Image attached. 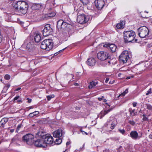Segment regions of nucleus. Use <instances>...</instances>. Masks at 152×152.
<instances>
[{
  "instance_id": "f257e3e1",
  "label": "nucleus",
  "mask_w": 152,
  "mask_h": 152,
  "mask_svg": "<svg viewBox=\"0 0 152 152\" xmlns=\"http://www.w3.org/2000/svg\"><path fill=\"white\" fill-rule=\"evenodd\" d=\"M34 135L31 134H28L24 136L23 137V140L24 142L29 145H31L34 143L36 147L40 148H45L47 145L45 144L43 140L41 137L40 139H38L34 142Z\"/></svg>"
},
{
  "instance_id": "f03ea898",
  "label": "nucleus",
  "mask_w": 152,
  "mask_h": 152,
  "mask_svg": "<svg viewBox=\"0 0 152 152\" xmlns=\"http://www.w3.org/2000/svg\"><path fill=\"white\" fill-rule=\"evenodd\" d=\"M13 7L16 11L20 12L23 14H25L27 12L28 6L26 2L20 1L14 3Z\"/></svg>"
},
{
  "instance_id": "7ed1b4c3",
  "label": "nucleus",
  "mask_w": 152,
  "mask_h": 152,
  "mask_svg": "<svg viewBox=\"0 0 152 152\" xmlns=\"http://www.w3.org/2000/svg\"><path fill=\"white\" fill-rule=\"evenodd\" d=\"M37 134L40 137H41L43 140L44 142L46 145L51 144L53 142V138L50 134H44L42 132H39Z\"/></svg>"
},
{
  "instance_id": "20e7f679",
  "label": "nucleus",
  "mask_w": 152,
  "mask_h": 152,
  "mask_svg": "<svg viewBox=\"0 0 152 152\" xmlns=\"http://www.w3.org/2000/svg\"><path fill=\"white\" fill-rule=\"evenodd\" d=\"M124 39L126 42L132 41L136 36L135 33L132 31H124Z\"/></svg>"
},
{
  "instance_id": "39448f33",
  "label": "nucleus",
  "mask_w": 152,
  "mask_h": 152,
  "mask_svg": "<svg viewBox=\"0 0 152 152\" xmlns=\"http://www.w3.org/2000/svg\"><path fill=\"white\" fill-rule=\"evenodd\" d=\"M53 47V43L52 40L50 39H46L42 42L41 48L42 49L49 51Z\"/></svg>"
},
{
  "instance_id": "423d86ee",
  "label": "nucleus",
  "mask_w": 152,
  "mask_h": 152,
  "mask_svg": "<svg viewBox=\"0 0 152 152\" xmlns=\"http://www.w3.org/2000/svg\"><path fill=\"white\" fill-rule=\"evenodd\" d=\"M138 35L141 38L148 37L149 30L146 26L141 27L137 29Z\"/></svg>"
},
{
  "instance_id": "0eeeda50",
  "label": "nucleus",
  "mask_w": 152,
  "mask_h": 152,
  "mask_svg": "<svg viewBox=\"0 0 152 152\" xmlns=\"http://www.w3.org/2000/svg\"><path fill=\"white\" fill-rule=\"evenodd\" d=\"M129 54L130 53L127 50L123 51L119 56V59L120 62L123 64L126 63L130 58Z\"/></svg>"
},
{
  "instance_id": "6e6552de",
  "label": "nucleus",
  "mask_w": 152,
  "mask_h": 152,
  "mask_svg": "<svg viewBox=\"0 0 152 152\" xmlns=\"http://www.w3.org/2000/svg\"><path fill=\"white\" fill-rule=\"evenodd\" d=\"M97 57L101 61H104L107 58H110L108 53L103 51L99 52L97 54Z\"/></svg>"
},
{
  "instance_id": "1a4fd4ad",
  "label": "nucleus",
  "mask_w": 152,
  "mask_h": 152,
  "mask_svg": "<svg viewBox=\"0 0 152 152\" xmlns=\"http://www.w3.org/2000/svg\"><path fill=\"white\" fill-rule=\"evenodd\" d=\"M53 29H52L49 24L46 25L44 29L42 31L43 35L44 36H47L52 34Z\"/></svg>"
},
{
  "instance_id": "9d476101",
  "label": "nucleus",
  "mask_w": 152,
  "mask_h": 152,
  "mask_svg": "<svg viewBox=\"0 0 152 152\" xmlns=\"http://www.w3.org/2000/svg\"><path fill=\"white\" fill-rule=\"evenodd\" d=\"M67 31L65 30L64 28L62 32L60 33L59 37L60 40L65 41L67 40L68 37L69 36V33L67 32Z\"/></svg>"
},
{
  "instance_id": "9b49d317",
  "label": "nucleus",
  "mask_w": 152,
  "mask_h": 152,
  "mask_svg": "<svg viewBox=\"0 0 152 152\" xmlns=\"http://www.w3.org/2000/svg\"><path fill=\"white\" fill-rule=\"evenodd\" d=\"M130 137L133 140H139L142 137V133L139 134L136 131H132L130 133Z\"/></svg>"
},
{
  "instance_id": "f8f14e48",
  "label": "nucleus",
  "mask_w": 152,
  "mask_h": 152,
  "mask_svg": "<svg viewBox=\"0 0 152 152\" xmlns=\"http://www.w3.org/2000/svg\"><path fill=\"white\" fill-rule=\"evenodd\" d=\"M94 3L96 8L99 10L102 9L105 4L104 0H95Z\"/></svg>"
},
{
  "instance_id": "ddd939ff",
  "label": "nucleus",
  "mask_w": 152,
  "mask_h": 152,
  "mask_svg": "<svg viewBox=\"0 0 152 152\" xmlns=\"http://www.w3.org/2000/svg\"><path fill=\"white\" fill-rule=\"evenodd\" d=\"M103 46L104 47H106L108 49H110L112 52H115L116 50L117 46L114 44L108 43L105 44Z\"/></svg>"
},
{
  "instance_id": "4468645a",
  "label": "nucleus",
  "mask_w": 152,
  "mask_h": 152,
  "mask_svg": "<svg viewBox=\"0 0 152 152\" xmlns=\"http://www.w3.org/2000/svg\"><path fill=\"white\" fill-rule=\"evenodd\" d=\"M64 132L61 129H58L53 133V136L55 137H60L64 136Z\"/></svg>"
},
{
  "instance_id": "2eb2a0df",
  "label": "nucleus",
  "mask_w": 152,
  "mask_h": 152,
  "mask_svg": "<svg viewBox=\"0 0 152 152\" xmlns=\"http://www.w3.org/2000/svg\"><path fill=\"white\" fill-rule=\"evenodd\" d=\"M64 28L65 30H67V32L69 33V37L70 35H72L75 32L74 28L69 23H67L66 26Z\"/></svg>"
},
{
  "instance_id": "dca6fc26",
  "label": "nucleus",
  "mask_w": 152,
  "mask_h": 152,
  "mask_svg": "<svg viewBox=\"0 0 152 152\" xmlns=\"http://www.w3.org/2000/svg\"><path fill=\"white\" fill-rule=\"evenodd\" d=\"M68 22H64L63 20H59L57 22V27L61 28H65Z\"/></svg>"
},
{
  "instance_id": "f3484780",
  "label": "nucleus",
  "mask_w": 152,
  "mask_h": 152,
  "mask_svg": "<svg viewBox=\"0 0 152 152\" xmlns=\"http://www.w3.org/2000/svg\"><path fill=\"white\" fill-rule=\"evenodd\" d=\"M12 21L17 22L23 27H26L29 25V23L28 21H24L20 20H16L15 21Z\"/></svg>"
},
{
  "instance_id": "a211bd4d",
  "label": "nucleus",
  "mask_w": 152,
  "mask_h": 152,
  "mask_svg": "<svg viewBox=\"0 0 152 152\" xmlns=\"http://www.w3.org/2000/svg\"><path fill=\"white\" fill-rule=\"evenodd\" d=\"M33 37L36 42H39L41 39L40 34L38 32H36L34 33Z\"/></svg>"
},
{
  "instance_id": "6ab92c4d",
  "label": "nucleus",
  "mask_w": 152,
  "mask_h": 152,
  "mask_svg": "<svg viewBox=\"0 0 152 152\" xmlns=\"http://www.w3.org/2000/svg\"><path fill=\"white\" fill-rule=\"evenodd\" d=\"M95 62L94 59L93 58H89L86 61L87 64L90 66H94L95 64Z\"/></svg>"
},
{
  "instance_id": "aec40b11",
  "label": "nucleus",
  "mask_w": 152,
  "mask_h": 152,
  "mask_svg": "<svg viewBox=\"0 0 152 152\" xmlns=\"http://www.w3.org/2000/svg\"><path fill=\"white\" fill-rule=\"evenodd\" d=\"M125 24V20H121L119 23L117 24L116 25L117 28L118 29L123 28L124 27Z\"/></svg>"
},
{
  "instance_id": "412c9836",
  "label": "nucleus",
  "mask_w": 152,
  "mask_h": 152,
  "mask_svg": "<svg viewBox=\"0 0 152 152\" xmlns=\"http://www.w3.org/2000/svg\"><path fill=\"white\" fill-rule=\"evenodd\" d=\"M8 119L7 118H3L0 121V128L4 127V125L8 121Z\"/></svg>"
},
{
  "instance_id": "4be33fe9",
  "label": "nucleus",
  "mask_w": 152,
  "mask_h": 152,
  "mask_svg": "<svg viewBox=\"0 0 152 152\" xmlns=\"http://www.w3.org/2000/svg\"><path fill=\"white\" fill-rule=\"evenodd\" d=\"M98 82L97 81H92L90 82L89 85L88 86V88L89 89H92L94 88L97 84Z\"/></svg>"
},
{
  "instance_id": "5701e85b",
  "label": "nucleus",
  "mask_w": 152,
  "mask_h": 152,
  "mask_svg": "<svg viewBox=\"0 0 152 152\" xmlns=\"http://www.w3.org/2000/svg\"><path fill=\"white\" fill-rule=\"evenodd\" d=\"M114 108V107H112L107 110H105L104 111H102L101 113V115L102 116L101 118L104 117L105 115L107 114L110 111L112 110Z\"/></svg>"
},
{
  "instance_id": "b1692460",
  "label": "nucleus",
  "mask_w": 152,
  "mask_h": 152,
  "mask_svg": "<svg viewBox=\"0 0 152 152\" xmlns=\"http://www.w3.org/2000/svg\"><path fill=\"white\" fill-rule=\"evenodd\" d=\"M56 15L55 12H51L48 14H45L44 18H51Z\"/></svg>"
},
{
  "instance_id": "393cba45",
  "label": "nucleus",
  "mask_w": 152,
  "mask_h": 152,
  "mask_svg": "<svg viewBox=\"0 0 152 152\" xmlns=\"http://www.w3.org/2000/svg\"><path fill=\"white\" fill-rule=\"evenodd\" d=\"M41 7L40 4L35 3L32 5L31 8L34 10H38Z\"/></svg>"
},
{
  "instance_id": "a878e982",
  "label": "nucleus",
  "mask_w": 152,
  "mask_h": 152,
  "mask_svg": "<svg viewBox=\"0 0 152 152\" xmlns=\"http://www.w3.org/2000/svg\"><path fill=\"white\" fill-rule=\"evenodd\" d=\"M117 124L116 120L114 119L113 121L112 122L111 124V126L110 128L111 129H113L115 127Z\"/></svg>"
},
{
  "instance_id": "bb28decb",
  "label": "nucleus",
  "mask_w": 152,
  "mask_h": 152,
  "mask_svg": "<svg viewBox=\"0 0 152 152\" xmlns=\"http://www.w3.org/2000/svg\"><path fill=\"white\" fill-rule=\"evenodd\" d=\"M32 45L30 42H29L27 45L26 47V49L28 50L29 51H31L32 49Z\"/></svg>"
},
{
  "instance_id": "cd10ccee",
  "label": "nucleus",
  "mask_w": 152,
  "mask_h": 152,
  "mask_svg": "<svg viewBox=\"0 0 152 152\" xmlns=\"http://www.w3.org/2000/svg\"><path fill=\"white\" fill-rule=\"evenodd\" d=\"M89 18L87 17V16H86L84 14L78 15L77 16L78 19H88Z\"/></svg>"
},
{
  "instance_id": "c85d7f7f",
  "label": "nucleus",
  "mask_w": 152,
  "mask_h": 152,
  "mask_svg": "<svg viewBox=\"0 0 152 152\" xmlns=\"http://www.w3.org/2000/svg\"><path fill=\"white\" fill-rule=\"evenodd\" d=\"M88 20H77V21L78 23L83 24L86 23Z\"/></svg>"
},
{
  "instance_id": "c756f323",
  "label": "nucleus",
  "mask_w": 152,
  "mask_h": 152,
  "mask_svg": "<svg viewBox=\"0 0 152 152\" xmlns=\"http://www.w3.org/2000/svg\"><path fill=\"white\" fill-rule=\"evenodd\" d=\"M39 113L38 111H35L33 113H30L28 115V116L31 117H33L34 116L38 115Z\"/></svg>"
},
{
  "instance_id": "7c9ffc66",
  "label": "nucleus",
  "mask_w": 152,
  "mask_h": 152,
  "mask_svg": "<svg viewBox=\"0 0 152 152\" xmlns=\"http://www.w3.org/2000/svg\"><path fill=\"white\" fill-rule=\"evenodd\" d=\"M62 140L61 139L58 138L56 139L55 143L56 144H59L61 143Z\"/></svg>"
},
{
  "instance_id": "2f4dec72",
  "label": "nucleus",
  "mask_w": 152,
  "mask_h": 152,
  "mask_svg": "<svg viewBox=\"0 0 152 152\" xmlns=\"http://www.w3.org/2000/svg\"><path fill=\"white\" fill-rule=\"evenodd\" d=\"M19 139L17 136H15L11 140V143H14L18 141Z\"/></svg>"
},
{
  "instance_id": "473e14b6",
  "label": "nucleus",
  "mask_w": 152,
  "mask_h": 152,
  "mask_svg": "<svg viewBox=\"0 0 152 152\" xmlns=\"http://www.w3.org/2000/svg\"><path fill=\"white\" fill-rule=\"evenodd\" d=\"M128 92V89L127 88H126V90L124 91L123 93H121V94H120L118 96V97H119L121 96H124Z\"/></svg>"
},
{
  "instance_id": "72a5a7b5",
  "label": "nucleus",
  "mask_w": 152,
  "mask_h": 152,
  "mask_svg": "<svg viewBox=\"0 0 152 152\" xmlns=\"http://www.w3.org/2000/svg\"><path fill=\"white\" fill-rule=\"evenodd\" d=\"M84 5H86L88 3V0H80Z\"/></svg>"
},
{
  "instance_id": "f704fd0d",
  "label": "nucleus",
  "mask_w": 152,
  "mask_h": 152,
  "mask_svg": "<svg viewBox=\"0 0 152 152\" xmlns=\"http://www.w3.org/2000/svg\"><path fill=\"white\" fill-rule=\"evenodd\" d=\"M54 96L53 95H51L47 96V98L48 100H50L51 98H53Z\"/></svg>"
},
{
  "instance_id": "c9c22d12",
  "label": "nucleus",
  "mask_w": 152,
  "mask_h": 152,
  "mask_svg": "<svg viewBox=\"0 0 152 152\" xmlns=\"http://www.w3.org/2000/svg\"><path fill=\"white\" fill-rule=\"evenodd\" d=\"M147 108L150 110H152V106L149 104H146Z\"/></svg>"
},
{
  "instance_id": "e433bc0d",
  "label": "nucleus",
  "mask_w": 152,
  "mask_h": 152,
  "mask_svg": "<svg viewBox=\"0 0 152 152\" xmlns=\"http://www.w3.org/2000/svg\"><path fill=\"white\" fill-rule=\"evenodd\" d=\"M118 131L120 132L121 133L123 134H125V131L124 129H118Z\"/></svg>"
},
{
  "instance_id": "4c0bfd02",
  "label": "nucleus",
  "mask_w": 152,
  "mask_h": 152,
  "mask_svg": "<svg viewBox=\"0 0 152 152\" xmlns=\"http://www.w3.org/2000/svg\"><path fill=\"white\" fill-rule=\"evenodd\" d=\"M151 88H150L147 91V93L146 94V95H148L149 94L152 93Z\"/></svg>"
},
{
  "instance_id": "58836bf2",
  "label": "nucleus",
  "mask_w": 152,
  "mask_h": 152,
  "mask_svg": "<svg viewBox=\"0 0 152 152\" xmlns=\"http://www.w3.org/2000/svg\"><path fill=\"white\" fill-rule=\"evenodd\" d=\"M10 77L8 75H6L4 76V78L6 80H9L10 79Z\"/></svg>"
},
{
  "instance_id": "ea45409f",
  "label": "nucleus",
  "mask_w": 152,
  "mask_h": 152,
  "mask_svg": "<svg viewBox=\"0 0 152 152\" xmlns=\"http://www.w3.org/2000/svg\"><path fill=\"white\" fill-rule=\"evenodd\" d=\"M129 123L131 124V125L134 126L135 124V123L133 121H129Z\"/></svg>"
},
{
  "instance_id": "a19ab883",
  "label": "nucleus",
  "mask_w": 152,
  "mask_h": 152,
  "mask_svg": "<svg viewBox=\"0 0 152 152\" xmlns=\"http://www.w3.org/2000/svg\"><path fill=\"white\" fill-rule=\"evenodd\" d=\"M135 110V109L132 110L131 109H129V111L130 112V114L131 115H132V113H134Z\"/></svg>"
},
{
  "instance_id": "79ce46f5",
  "label": "nucleus",
  "mask_w": 152,
  "mask_h": 152,
  "mask_svg": "<svg viewBox=\"0 0 152 152\" xmlns=\"http://www.w3.org/2000/svg\"><path fill=\"white\" fill-rule=\"evenodd\" d=\"M20 97L19 96H18L15 97L13 99L14 101L18 99Z\"/></svg>"
},
{
  "instance_id": "37998d69",
  "label": "nucleus",
  "mask_w": 152,
  "mask_h": 152,
  "mask_svg": "<svg viewBox=\"0 0 152 152\" xmlns=\"http://www.w3.org/2000/svg\"><path fill=\"white\" fill-rule=\"evenodd\" d=\"M2 39V37L1 34V32L0 31V43L1 42Z\"/></svg>"
},
{
  "instance_id": "c03bdc74",
  "label": "nucleus",
  "mask_w": 152,
  "mask_h": 152,
  "mask_svg": "<svg viewBox=\"0 0 152 152\" xmlns=\"http://www.w3.org/2000/svg\"><path fill=\"white\" fill-rule=\"evenodd\" d=\"M81 132H82V133L83 134H85L86 135H87L88 134V133H86V132L82 131V130H81Z\"/></svg>"
},
{
  "instance_id": "a18cd8bd",
  "label": "nucleus",
  "mask_w": 152,
  "mask_h": 152,
  "mask_svg": "<svg viewBox=\"0 0 152 152\" xmlns=\"http://www.w3.org/2000/svg\"><path fill=\"white\" fill-rule=\"evenodd\" d=\"M26 99L28 100V103H30L31 102V99L29 98H27Z\"/></svg>"
},
{
  "instance_id": "49530a36",
  "label": "nucleus",
  "mask_w": 152,
  "mask_h": 152,
  "mask_svg": "<svg viewBox=\"0 0 152 152\" xmlns=\"http://www.w3.org/2000/svg\"><path fill=\"white\" fill-rule=\"evenodd\" d=\"M64 49H63L62 50H61L59 51H58V52H57L55 53L54 54V55L55 56H57L58 54L59 53V52L61 51L62 50H63Z\"/></svg>"
},
{
  "instance_id": "de8ad7c7",
  "label": "nucleus",
  "mask_w": 152,
  "mask_h": 152,
  "mask_svg": "<svg viewBox=\"0 0 152 152\" xmlns=\"http://www.w3.org/2000/svg\"><path fill=\"white\" fill-rule=\"evenodd\" d=\"M21 127V124H19L18 126L17 129L18 130H19L20 129Z\"/></svg>"
},
{
  "instance_id": "09e8293b",
  "label": "nucleus",
  "mask_w": 152,
  "mask_h": 152,
  "mask_svg": "<svg viewBox=\"0 0 152 152\" xmlns=\"http://www.w3.org/2000/svg\"><path fill=\"white\" fill-rule=\"evenodd\" d=\"M142 120L143 121H147L148 120V118L146 117H144L143 118Z\"/></svg>"
},
{
  "instance_id": "8fccbe9b",
  "label": "nucleus",
  "mask_w": 152,
  "mask_h": 152,
  "mask_svg": "<svg viewBox=\"0 0 152 152\" xmlns=\"http://www.w3.org/2000/svg\"><path fill=\"white\" fill-rule=\"evenodd\" d=\"M137 102H134L133 104H133V106L134 107H135L136 106H137Z\"/></svg>"
},
{
  "instance_id": "3c124183",
  "label": "nucleus",
  "mask_w": 152,
  "mask_h": 152,
  "mask_svg": "<svg viewBox=\"0 0 152 152\" xmlns=\"http://www.w3.org/2000/svg\"><path fill=\"white\" fill-rule=\"evenodd\" d=\"M109 78H106L105 80V82L106 83H107L108 81H109Z\"/></svg>"
},
{
  "instance_id": "603ef678",
  "label": "nucleus",
  "mask_w": 152,
  "mask_h": 152,
  "mask_svg": "<svg viewBox=\"0 0 152 152\" xmlns=\"http://www.w3.org/2000/svg\"><path fill=\"white\" fill-rule=\"evenodd\" d=\"M103 152H110V150L109 149H105V150L103 151Z\"/></svg>"
},
{
  "instance_id": "864d4df0",
  "label": "nucleus",
  "mask_w": 152,
  "mask_h": 152,
  "mask_svg": "<svg viewBox=\"0 0 152 152\" xmlns=\"http://www.w3.org/2000/svg\"><path fill=\"white\" fill-rule=\"evenodd\" d=\"M21 89V88L20 87H19L17 88H16L15 90V91H19V90H20V89Z\"/></svg>"
},
{
  "instance_id": "5fc2aeb1",
  "label": "nucleus",
  "mask_w": 152,
  "mask_h": 152,
  "mask_svg": "<svg viewBox=\"0 0 152 152\" xmlns=\"http://www.w3.org/2000/svg\"><path fill=\"white\" fill-rule=\"evenodd\" d=\"M17 102L18 103H20L22 102V101L21 100H17Z\"/></svg>"
},
{
  "instance_id": "6e6d98bb",
  "label": "nucleus",
  "mask_w": 152,
  "mask_h": 152,
  "mask_svg": "<svg viewBox=\"0 0 152 152\" xmlns=\"http://www.w3.org/2000/svg\"><path fill=\"white\" fill-rule=\"evenodd\" d=\"M14 130H15L14 129H11L10 130V132L11 133H12L14 131Z\"/></svg>"
},
{
  "instance_id": "4d7b16f0",
  "label": "nucleus",
  "mask_w": 152,
  "mask_h": 152,
  "mask_svg": "<svg viewBox=\"0 0 152 152\" xmlns=\"http://www.w3.org/2000/svg\"><path fill=\"white\" fill-rule=\"evenodd\" d=\"M149 137L150 138L152 139V134H150V135H149Z\"/></svg>"
},
{
  "instance_id": "13d9d810",
  "label": "nucleus",
  "mask_w": 152,
  "mask_h": 152,
  "mask_svg": "<svg viewBox=\"0 0 152 152\" xmlns=\"http://www.w3.org/2000/svg\"><path fill=\"white\" fill-rule=\"evenodd\" d=\"M137 114V112H134L133 113V114L132 115L133 116H134L136 115Z\"/></svg>"
},
{
  "instance_id": "bf43d9fd",
  "label": "nucleus",
  "mask_w": 152,
  "mask_h": 152,
  "mask_svg": "<svg viewBox=\"0 0 152 152\" xmlns=\"http://www.w3.org/2000/svg\"><path fill=\"white\" fill-rule=\"evenodd\" d=\"M98 99L99 100V101H101L102 100V98H98Z\"/></svg>"
},
{
  "instance_id": "052dcab7",
  "label": "nucleus",
  "mask_w": 152,
  "mask_h": 152,
  "mask_svg": "<svg viewBox=\"0 0 152 152\" xmlns=\"http://www.w3.org/2000/svg\"><path fill=\"white\" fill-rule=\"evenodd\" d=\"M74 85L75 86H78L79 84L78 83H75L74 84Z\"/></svg>"
},
{
  "instance_id": "680f3d73",
  "label": "nucleus",
  "mask_w": 152,
  "mask_h": 152,
  "mask_svg": "<svg viewBox=\"0 0 152 152\" xmlns=\"http://www.w3.org/2000/svg\"><path fill=\"white\" fill-rule=\"evenodd\" d=\"M70 144V143L69 142H67L66 143V145H69V144Z\"/></svg>"
},
{
  "instance_id": "e2e57ef3",
  "label": "nucleus",
  "mask_w": 152,
  "mask_h": 152,
  "mask_svg": "<svg viewBox=\"0 0 152 152\" xmlns=\"http://www.w3.org/2000/svg\"><path fill=\"white\" fill-rule=\"evenodd\" d=\"M103 102H107V100L106 99H103Z\"/></svg>"
},
{
  "instance_id": "0e129e2a",
  "label": "nucleus",
  "mask_w": 152,
  "mask_h": 152,
  "mask_svg": "<svg viewBox=\"0 0 152 152\" xmlns=\"http://www.w3.org/2000/svg\"><path fill=\"white\" fill-rule=\"evenodd\" d=\"M149 17H148V16H145V17H143V18H148Z\"/></svg>"
},
{
  "instance_id": "69168bd1",
  "label": "nucleus",
  "mask_w": 152,
  "mask_h": 152,
  "mask_svg": "<svg viewBox=\"0 0 152 152\" xmlns=\"http://www.w3.org/2000/svg\"><path fill=\"white\" fill-rule=\"evenodd\" d=\"M130 77H128L126 78V79H130Z\"/></svg>"
},
{
  "instance_id": "338daca9",
  "label": "nucleus",
  "mask_w": 152,
  "mask_h": 152,
  "mask_svg": "<svg viewBox=\"0 0 152 152\" xmlns=\"http://www.w3.org/2000/svg\"><path fill=\"white\" fill-rule=\"evenodd\" d=\"M10 86V85L9 84V85H8L7 86V87L8 88H9Z\"/></svg>"
},
{
  "instance_id": "774afa93",
  "label": "nucleus",
  "mask_w": 152,
  "mask_h": 152,
  "mask_svg": "<svg viewBox=\"0 0 152 152\" xmlns=\"http://www.w3.org/2000/svg\"><path fill=\"white\" fill-rule=\"evenodd\" d=\"M19 130H18L17 129H16V132H18Z\"/></svg>"
}]
</instances>
